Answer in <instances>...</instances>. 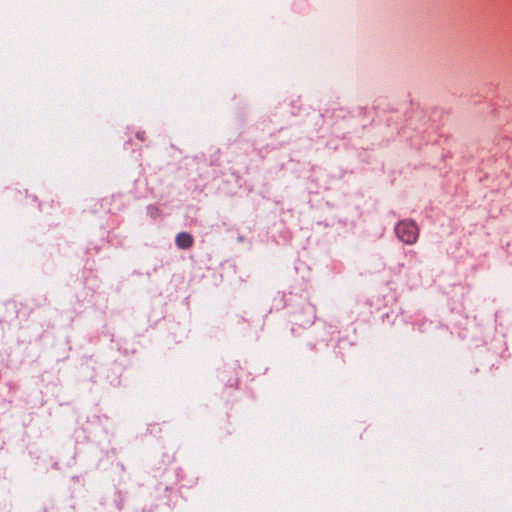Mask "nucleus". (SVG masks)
I'll use <instances>...</instances> for the list:
<instances>
[{
	"label": "nucleus",
	"instance_id": "f257e3e1",
	"mask_svg": "<svg viewBox=\"0 0 512 512\" xmlns=\"http://www.w3.org/2000/svg\"><path fill=\"white\" fill-rule=\"evenodd\" d=\"M397 237L405 244H414L418 239V227L411 220H402L395 227Z\"/></svg>",
	"mask_w": 512,
	"mask_h": 512
},
{
	"label": "nucleus",
	"instance_id": "f03ea898",
	"mask_svg": "<svg viewBox=\"0 0 512 512\" xmlns=\"http://www.w3.org/2000/svg\"><path fill=\"white\" fill-rule=\"evenodd\" d=\"M175 243L180 249H188L193 244V237L189 233L182 232L176 236Z\"/></svg>",
	"mask_w": 512,
	"mask_h": 512
}]
</instances>
